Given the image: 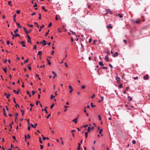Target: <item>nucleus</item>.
<instances>
[{"instance_id": "nucleus-1", "label": "nucleus", "mask_w": 150, "mask_h": 150, "mask_svg": "<svg viewBox=\"0 0 150 150\" xmlns=\"http://www.w3.org/2000/svg\"><path fill=\"white\" fill-rule=\"evenodd\" d=\"M42 44L43 46H44L46 45V41L45 40H43L42 42H40V44Z\"/></svg>"}, {"instance_id": "nucleus-2", "label": "nucleus", "mask_w": 150, "mask_h": 150, "mask_svg": "<svg viewBox=\"0 0 150 150\" xmlns=\"http://www.w3.org/2000/svg\"><path fill=\"white\" fill-rule=\"evenodd\" d=\"M118 55V54L117 52H115V53H114L112 55V56L114 57H116Z\"/></svg>"}, {"instance_id": "nucleus-3", "label": "nucleus", "mask_w": 150, "mask_h": 150, "mask_svg": "<svg viewBox=\"0 0 150 150\" xmlns=\"http://www.w3.org/2000/svg\"><path fill=\"white\" fill-rule=\"evenodd\" d=\"M20 43L22 45V46L23 47H25L26 46L25 45V42L24 41H23L20 42Z\"/></svg>"}, {"instance_id": "nucleus-4", "label": "nucleus", "mask_w": 150, "mask_h": 150, "mask_svg": "<svg viewBox=\"0 0 150 150\" xmlns=\"http://www.w3.org/2000/svg\"><path fill=\"white\" fill-rule=\"evenodd\" d=\"M37 123H35V125H33V124H30V126L31 127H33V128H35L36 127V126H37Z\"/></svg>"}, {"instance_id": "nucleus-5", "label": "nucleus", "mask_w": 150, "mask_h": 150, "mask_svg": "<svg viewBox=\"0 0 150 150\" xmlns=\"http://www.w3.org/2000/svg\"><path fill=\"white\" fill-rule=\"evenodd\" d=\"M69 88L70 89V91H69L70 93H71L73 91V89L72 88V86L71 85L69 86Z\"/></svg>"}, {"instance_id": "nucleus-6", "label": "nucleus", "mask_w": 150, "mask_h": 150, "mask_svg": "<svg viewBox=\"0 0 150 150\" xmlns=\"http://www.w3.org/2000/svg\"><path fill=\"white\" fill-rule=\"evenodd\" d=\"M78 118V117H77L76 118H75V119L73 120H72V122H75V123H76L77 122Z\"/></svg>"}, {"instance_id": "nucleus-7", "label": "nucleus", "mask_w": 150, "mask_h": 150, "mask_svg": "<svg viewBox=\"0 0 150 150\" xmlns=\"http://www.w3.org/2000/svg\"><path fill=\"white\" fill-rule=\"evenodd\" d=\"M106 27L107 28H110V29H112V28L111 24H110L106 26Z\"/></svg>"}, {"instance_id": "nucleus-8", "label": "nucleus", "mask_w": 150, "mask_h": 150, "mask_svg": "<svg viewBox=\"0 0 150 150\" xmlns=\"http://www.w3.org/2000/svg\"><path fill=\"white\" fill-rule=\"evenodd\" d=\"M25 140H26V139H27V138H28L30 139V136L29 134H28L27 135V136H26V135H25Z\"/></svg>"}, {"instance_id": "nucleus-9", "label": "nucleus", "mask_w": 150, "mask_h": 150, "mask_svg": "<svg viewBox=\"0 0 150 150\" xmlns=\"http://www.w3.org/2000/svg\"><path fill=\"white\" fill-rule=\"evenodd\" d=\"M106 11H107L108 13H110V14H112V13L111 11H110V9H106Z\"/></svg>"}, {"instance_id": "nucleus-10", "label": "nucleus", "mask_w": 150, "mask_h": 150, "mask_svg": "<svg viewBox=\"0 0 150 150\" xmlns=\"http://www.w3.org/2000/svg\"><path fill=\"white\" fill-rule=\"evenodd\" d=\"M148 75H146L145 76H144V79H146V80H148L149 79V78H148Z\"/></svg>"}, {"instance_id": "nucleus-11", "label": "nucleus", "mask_w": 150, "mask_h": 150, "mask_svg": "<svg viewBox=\"0 0 150 150\" xmlns=\"http://www.w3.org/2000/svg\"><path fill=\"white\" fill-rule=\"evenodd\" d=\"M52 73L54 74V76L53 77V78H54L55 77L57 76L56 73L54 71L52 72Z\"/></svg>"}, {"instance_id": "nucleus-12", "label": "nucleus", "mask_w": 150, "mask_h": 150, "mask_svg": "<svg viewBox=\"0 0 150 150\" xmlns=\"http://www.w3.org/2000/svg\"><path fill=\"white\" fill-rule=\"evenodd\" d=\"M99 65L101 66H104V64H103V62H100L99 63Z\"/></svg>"}, {"instance_id": "nucleus-13", "label": "nucleus", "mask_w": 150, "mask_h": 150, "mask_svg": "<svg viewBox=\"0 0 150 150\" xmlns=\"http://www.w3.org/2000/svg\"><path fill=\"white\" fill-rule=\"evenodd\" d=\"M105 59L106 60V62H108L109 61L108 59L109 58L108 56H106L105 57Z\"/></svg>"}, {"instance_id": "nucleus-14", "label": "nucleus", "mask_w": 150, "mask_h": 150, "mask_svg": "<svg viewBox=\"0 0 150 150\" xmlns=\"http://www.w3.org/2000/svg\"><path fill=\"white\" fill-rule=\"evenodd\" d=\"M116 80L117 81H119L120 80V78L118 77V76H116Z\"/></svg>"}, {"instance_id": "nucleus-15", "label": "nucleus", "mask_w": 150, "mask_h": 150, "mask_svg": "<svg viewBox=\"0 0 150 150\" xmlns=\"http://www.w3.org/2000/svg\"><path fill=\"white\" fill-rule=\"evenodd\" d=\"M118 16L119 17V18H122L123 17V16L121 14H118Z\"/></svg>"}, {"instance_id": "nucleus-16", "label": "nucleus", "mask_w": 150, "mask_h": 150, "mask_svg": "<svg viewBox=\"0 0 150 150\" xmlns=\"http://www.w3.org/2000/svg\"><path fill=\"white\" fill-rule=\"evenodd\" d=\"M3 112H4V115L6 116H7V114L5 112V109H3Z\"/></svg>"}, {"instance_id": "nucleus-17", "label": "nucleus", "mask_w": 150, "mask_h": 150, "mask_svg": "<svg viewBox=\"0 0 150 150\" xmlns=\"http://www.w3.org/2000/svg\"><path fill=\"white\" fill-rule=\"evenodd\" d=\"M135 23H140V20L139 19H137V20L136 21Z\"/></svg>"}, {"instance_id": "nucleus-18", "label": "nucleus", "mask_w": 150, "mask_h": 150, "mask_svg": "<svg viewBox=\"0 0 150 150\" xmlns=\"http://www.w3.org/2000/svg\"><path fill=\"white\" fill-rule=\"evenodd\" d=\"M42 9L44 10L45 11H47V10L45 9V7L44 6H42Z\"/></svg>"}, {"instance_id": "nucleus-19", "label": "nucleus", "mask_w": 150, "mask_h": 150, "mask_svg": "<svg viewBox=\"0 0 150 150\" xmlns=\"http://www.w3.org/2000/svg\"><path fill=\"white\" fill-rule=\"evenodd\" d=\"M11 1H8V4L9 5H10L11 6Z\"/></svg>"}, {"instance_id": "nucleus-20", "label": "nucleus", "mask_w": 150, "mask_h": 150, "mask_svg": "<svg viewBox=\"0 0 150 150\" xmlns=\"http://www.w3.org/2000/svg\"><path fill=\"white\" fill-rule=\"evenodd\" d=\"M128 98H130V100H129V101H132V98L131 97H130V96H128Z\"/></svg>"}, {"instance_id": "nucleus-21", "label": "nucleus", "mask_w": 150, "mask_h": 150, "mask_svg": "<svg viewBox=\"0 0 150 150\" xmlns=\"http://www.w3.org/2000/svg\"><path fill=\"white\" fill-rule=\"evenodd\" d=\"M91 129V127H88V128L87 131L88 132H90V130Z\"/></svg>"}, {"instance_id": "nucleus-22", "label": "nucleus", "mask_w": 150, "mask_h": 150, "mask_svg": "<svg viewBox=\"0 0 150 150\" xmlns=\"http://www.w3.org/2000/svg\"><path fill=\"white\" fill-rule=\"evenodd\" d=\"M103 130L102 129H99V133L100 134H101V133L102 132Z\"/></svg>"}, {"instance_id": "nucleus-23", "label": "nucleus", "mask_w": 150, "mask_h": 150, "mask_svg": "<svg viewBox=\"0 0 150 150\" xmlns=\"http://www.w3.org/2000/svg\"><path fill=\"white\" fill-rule=\"evenodd\" d=\"M85 136H86V138H87V136H88V132H85Z\"/></svg>"}, {"instance_id": "nucleus-24", "label": "nucleus", "mask_w": 150, "mask_h": 150, "mask_svg": "<svg viewBox=\"0 0 150 150\" xmlns=\"http://www.w3.org/2000/svg\"><path fill=\"white\" fill-rule=\"evenodd\" d=\"M18 36L20 37V35L18 34L17 33L14 35V37H17Z\"/></svg>"}, {"instance_id": "nucleus-25", "label": "nucleus", "mask_w": 150, "mask_h": 150, "mask_svg": "<svg viewBox=\"0 0 150 150\" xmlns=\"http://www.w3.org/2000/svg\"><path fill=\"white\" fill-rule=\"evenodd\" d=\"M91 105L92 107H96V105H93V103H91Z\"/></svg>"}, {"instance_id": "nucleus-26", "label": "nucleus", "mask_w": 150, "mask_h": 150, "mask_svg": "<svg viewBox=\"0 0 150 150\" xmlns=\"http://www.w3.org/2000/svg\"><path fill=\"white\" fill-rule=\"evenodd\" d=\"M38 54L40 55H41L42 54V52L41 51H39L38 52Z\"/></svg>"}, {"instance_id": "nucleus-27", "label": "nucleus", "mask_w": 150, "mask_h": 150, "mask_svg": "<svg viewBox=\"0 0 150 150\" xmlns=\"http://www.w3.org/2000/svg\"><path fill=\"white\" fill-rule=\"evenodd\" d=\"M47 63H48V64L49 65H51V63L50 62V60H49L48 59H47Z\"/></svg>"}, {"instance_id": "nucleus-28", "label": "nucleus", "mask_w": 150, "mask_h": 150, "mask_svg": "<svg viewBox=\"0 0 150 150\" xmlns=\"http://www.w3.org/2000/svg\"><path fill=\"white\" fill-rule=\"evenodd\" d=\"M11 96V94H8L6 96V98H7L8 99L9 98V97L10 96Z\"/></svg>"}, {"instance_id": "nucleus-29", "label": "nucleus", "mask_w": 150, "mask_h": 150, "mask_svg": "<svg viewBox=\"0 0 150 150\" xmlns=\"http://www.w3.org/2000/svg\"><path fill=\"white\" fill-rule=\"evenodd\" d=\"M18 121V120L17 117L16 116L15 118V121L16 122H17Z\"/></svg>"}, {"instance_id": "nucleus-30", "label": "nucleus", "mask_w": 150, "mask_h": 150, "mask_svg": "<svg viewBox=\"0 0 150 150\" xmlns=\"http://www.w3.org/2000/svg\"><path fill=\"white\" fill-rule=\"evenodd\" d=\"M55 97V96H53V94L51 96L50 98L52 99L53 98Z\"/></svg>"}, {"instance_id": "nucleus-31", "label": "nucleus", "mask_w": 150, "mask_h": 150, "mask_svg": "<svg viewBox=\"0 0 150 150\" xmlns=\"http://www.w3.org/2000/svg\"><path fill=\"white\" fill-rule=\"evenodd\" d=\"M28 61H29L28 59H26L24 61V63H25L27 62H28Z\"/></svg>"}, {"instance_id": "nucleus-32", "label": "nucleus", "mask_w": 150, "mask_h": 150, "mask_svg": "<svg viewBox=\"0 0 150 150\" xmlns=\"http://www.w3.org/2000/svg\"><path fill=\"white\" fill-rule=\"evenodd\" d=\"M52 23H50L48 25V27L50 28V27L51 26V25H52Z\"/></svg>"}, {"instance_id": "nucleus-33", "label": "nucleus", "mask_w": 150, "mask_h": 150, "mask_svg": "<svg viewBox=\"0 0 150 150\" xmlns=\"http://www.w3.org/2000/svg\"><path fill=\"white\" fill-rule=\"evenodd\" d=\"M13 122H12L9 125V126H10L11 129H12V125L13 124Z\"/></svg>"}, {"instance_id": "nucleus-34", "label": "nucleus", "mask_w": 150, "mask_h": 150, "mask_svg": "<svg viewBox=\"0 0 150 150\" xmlns=\"http://www.w3.org/2000/svg\"><path fill=\"white\" fill-rule=\"evenodd\" d=\"M132 142L133 144H135L136 143V141L135 140H133L132 141Z\"/></svg>"}, {"instance_id": "nucleus-35", "label": "nucleus", "mask_w": 150, "mask_h": 150, "mask_svg": "<svg viewBox=\"0 0 150 150\" xmlns=\"http://www.w3.org/2000/svg\"><path fill=\"white\" fill-rule=\"evenodd\" d=\"M122 84H121L119 85V88H122Z\"/></svg>"}, {"instance_id": "nucleus-36", "label": "nucleus", "mask_w": 150, "mask_h": 150, "mask_svg": "<svg viewBox=\"0 0 150 150\" xmlns=\"http://www.w3.org/2000/svg\"><path fill=\"white\" fill-rule=\"evenodd\" d=\"M47 106L45 107V108L44 109V110L46 111V112L47 113Z\"/></svg>"}, {"instance_id": "nucleus-37", "label": "nucleus", "mask_w": 150, "mask_h": 150, "mask_svg": "<svg viewBox=\"0 0 150 150\" xmlns=\"http://www.w3.org/2000/svg\"><path fill=\"white\" fill-rule=\"evenodd\" d=\"M44 25H42L40 27V28L41 29L44 28Z\"/></svg>"}, {"instance_id": "nucleus-38", "label": "nucleus", "mask_w": 150, "mask_h": 150, "mask_svg": "<svg viewBox=\"0 0 150 150\" xmlns=\"http://www.w3.org/2000/svg\"><path fill=\"white\" fill-rule=\"evenodd\" d=\"M16 24L20 28H21V27L20 25V24L18 23H17Z\"/></svg>"}, {"instance_id": "nucleus-39", "label": "nucleus", "mask_w": 150, "mask_h": 150, "mask_svg": "<svg viewBox=\"0 0 150 150\" xmlns=\"http://www.w3.org/2000/svg\"><path fill=\"white\" fill-rule=\"evenodd\" d=\"M24 31L27 34L29 33V32H28V31H27L26 29H25Z\"/></svg>"}, {"instance_id": "nucleus-40", "label": "nucleus", "mask_w": 150, "mask_h": 150, "mask_svg": "<svg viewBox=\"0 0 150 150\" xmlns=\"http://www.w3.org/2000/svg\"><path fill=\"white\" fill-rule=\"evenodd\" d=\"M85 87H86V86L84 85H83L81 86V88L82 89H84L85 88Z\"/></svg>"}, {"instance_id": "nucleus-41", "label": "nucleus", "mask_w": 150, "mask_h": 150, "mask_svg": "<svg viewBox=\"0 0 150 150\" xmlns=\"http://www.w3.org/2000/svg\"><path fill=\"white\" fill-rule=\"evenodd\" d=\"M54 103H53L52 105L51 106V107H50L52 109V108L54 107Z\"/></svg>"}, {"instance_id": "nucleus-42", "label": "nucleus", "mask_w": 150, "mask_h": 150, "mask_svg": "<svg viewBox=\"0 0 150 150\" xmlns=\"http://www.w3.org/2000/svg\"><path fill=\"white\" fill-rule=\"evenodd\" d=\"M27 25L28 26L30 27H33V25H30L29 24H27Z\"/></svg>"}, {"instance_id": "nucleus-43", "label": "nucleus", "mask_w": 150, "mask_h": 150, "mask_svg": "<svg viewBox=\"0 0 150 150\" xmlns=\"http://www.w3.org/2000/svg\"><path fill=\"white\" fill-rule=\"evenodd\" d=\"M98 118L99 119V120H101V117L100 116V115H98Z\"/></svg>"}, {"instance_id": "nucleus-44", "label": "nucleus", "mask_w": 150, "mask_h": 150, "mask_svg": "<svg viewBox=\"0 0 150 150\" xmlns=\"http://www.w3.org/2000/svg\"><path fill=\"white\" fill-rule=\"evenodd\" d=\"M16 13H17L19 14L20 13V11L19 10H17L16 11Z\"/></svg>"}, {"instance_id": "nucleus-45", "label": "nucleus", "mask_w": 150, "mask_h": 150, "mask_svg": "<svg viewBox=\"0 0 150 150\" xmlns=\"http://www.w3.org/2000/svg\"><path fill=\"white\" fill-rule=\"evenodd\" d=\"M36 48H37L36 45H34V48H33L35 50V49H36Z\"/></svg>"}, {"instance_id": "nucleus-46", "label": "nucleus", "mask_w": 150, "mask_h": 150, "mask_svg": "<svg viewBox=\"0 0 150 150\" xmlns=\"http://www.w3.org/2000/svg\"><path fill=\"white\" fill-rule=\"evenodd\" d=\"M20 91V90L18 89V90L17 91V92H16V93L17 94H18L19 93Z\"/></svg>"}, {"instance_id": "nucleus-47", "label": "nucleus", "mask_w": 150, "mask_h": 150, "mask_svg": "<svg viewBox=\"0 0 150 150\" xmlns=\"http://www.w3.org/2000/svg\"><path fill=\"white\" fill-rule=\"evenodd\" d=\"M96 96L95 94H93L92 96L91 97V98H93L95 97Z\"/></svg>"}, {"instance_id": "nucleus-48", "label": "nucleus", "mask_w": 150, "mask_h": 150, "mask_svg": "<svg viewBox=\"0 0 150 150\" xmlns=\"http://www.w3.org/2000/svg\"><path fill=\"white\" fill-rule=\"evenodd\" d=\"M39 17L38 18L39 19H41V14L40 13H39Z\"/></svg>"}, {"instance_id": "nucleus-49", "label": "nucleus", "mask_w": 150, "mask_h": 150, "mask_svg": "<svg viewBox=\"0 0 150 150\" xmlns=\"http://www.w3.org/2000/svg\"><path fill=\"white\" fill-rule=\"evenodd\" d=\"M2 69H3V70H4V71L6 73L7 72V71H6V69H5L4 68H3Z\"/></svg>"}, {"instance_id": "nucleus-50", "label": "nucleus", "mask_w": 150, "mask_h": 150, "mask_svg": "<svg viewBox=\"0 0 150 150\" xmlns=\"http://www.w3.org/2000/svg\"><path fill=\"white\" fill-rule=\"evenodd\" d=\"M18 31V29L17 28L14 31V32L15 33H16Z\"/></svg>"}, {"instance_id": "nucleus-51", "label": "nucleus", "mask_w": 150, "mask_h": 150, "mask_svg": "<svg viewBox=\"0 0 150 150\" xmlns=\"http://www.w3.org/2000/svg\"><path fill=\"white\" fill-rule=\"evenodd\" d=\"M91 41H92V39L91 38H90L89 39V41H88L89 42V43H90L91 42Z\"/></svg>"}, {"instance_id": "nucleus-52", "label": "nucleus", "mask_w": 150, "mask_h": 150, "mask_svg": "<svg viewBox=\"0 0 150 150\" xmlns=\"http://www.w3.org/2000/svg\"><path fill=\"white\" fill-rule=\"evenodd\" d=\"M109 66H110V67L112 69V68H113V66H112V65L111 64H109Z\"/></svg>"}, {"instance_id": "nucleus-53", "label": "nucleus", "mask_w": 150, "mask_h": 150, "mask_svg": "<svg viewBox=\"0 0 150 150\" xmlns=\"http://www.w3.org/2000/svg\"><path fill=\"white\" fill-rule=\"evenodd\" d=\"M6 43H7V45H8L10 44V41H8V40L7 41V42H6Z\"/></svg>"}, {"instance_id": "nucleus-54", "label": "nucleus", "mask_w": 150, "mask_h": 150, "mask_svg": "<svg viewBox=\"0 0 150 150\" xmlns=\"http://www.w3.org/2000/svg\"><path fill=\"white\" fill-rule=\"evenodd\" d=\"M47 138L44 137H43L42 138V139L43 140H45V139H47Z\"/></svg>"}, {"instance_id": "nucleus-55", "label": "nucleus", "mask_w": 150, "mask_h": 150, "mask_svg": "<svg viewBox=\"0 0 150 150\" xmlns=\"http://www.w3.org/2000/svg\"><path fill=\"white\" fill-rule=\"evenodd\" d=\"M101 98H102L101 100V101H103V99L104 98V97L103 96H101Z\"/></svg>"}, {"instance_id": "nucleus-56", "label": "nucleus", "mask_w": 150, "mask_h": 150, "mask_svg": "<svg viewBox=\"0 0 150 150\" xmlns=\"http://www.w3.org/2000/svg\"><path fill=\"white\" fill-rule=\"evenodd\" d=\"M40 103V102L38 101H36V105H38V103Z\"/></svg>"}, {"instance_id": "nucleus-57", "label": "nucleus", "mask_w": 150, "mask_h": 150, "mask_svg": "<svg viewBox=\"0 0 150 150\" xmlns=\"http://www.w3.org/2000/svg\"><path fill=\"white\" fill-rule=\"evenodd\" d=\"M40 148L41 149H43V145H40Z\"/></svg>"}, {"instance_id": "nucleus-58", "label": "nucleus", "mask_w": 150, "mask_h": 150, "mask_svg": "<svg viewBox=\"0 0 150 150\" xmlns=\"http://www.w3.org/2000/svg\"><path fill=\"white\" fill-rule=\"evenodd\" d=\"M15 107L17 108V106H18V107H19V106L18 104H16L15 106Z\"/></svg>"}, {"instance_id": "nucleus-59", "label": "nucleus", "mask_w": 150, "mask_h": 150, "mask_svg": "<svg viewBox=\"0 0 150 150\" xmlns=\"http://www.w3.org/2000/svg\"><path fill=\"white\" fill-rule=\"evenodd\" d=\"M13 139L15 141L16 140L15 137L14 136H13L12 137Z\"/></svg>"}, {"instance_id": "nucleus-60", "label": "nucleus", "mask_w": 150, "mask_h": 150, "mask_svg": "<svg viewBox=\"0 0 150 150\" xmlns=\"http://www.w3.org/2000/svg\"><path fill=\"white\" fill-rule=\"evenodd\" d=\"M13 101H14V102L15 103H16V100H15V98H13Z\"/></svg>"}, {"instance_id": "nucleus-61", "label": "nucleus", "mask_w": 150, "mask_h": 150, "mask_svg": "<svg viewBox=\"0 0 150 150\" xmlns=\"http://www.w3.org/2000/svg\"><path fill=\"white\" fill-rule=\"evenodd\" d=\"M28 69L30 70H31V67H30V66H28Z\"/></svg>"}, {"instance_id": "nucleus-62", "label": "nucleus", "mask_w": 150, "mask_h": 150, "mask_svg": "<svg viewBox=\"0 0 150 150\" xmlns=\"http://www.w3.org/2000/svg\"><path fill=\"white\" fill-rule=\"evenodd\" d=\"M36 13H32L31 14V16H33V15H35V14H36Z\"/></svg>"}, {"instance_id": "nucleus-63", "label": "nucleus", "mask_w": 150, "mask_h": 150, "mask_svg": "<svg viewBox=\"0 0 150 150\" xmlns=\"http://www.w3.org/2000/svg\"><path fill=\"white\" fill-rule=\"evenodd\" d=\"M65 65L66 67H68V65L67 64V63H65Z\"/></svg>"}, {"instance_id": "nucleus-64", "label": "nucleus", "mask_w": 150, "mask_h": 150, "mask_svg": "<svg viewBox=\"0 0 150 150\" xmlns=\"http://www.w3.org/2000/svg\"><path fill=\"white\" fill-rule=\"evenodd\" d=\"M37 6V5L35 3V4L33 6L34 7H35Z\"/></svg>"}]
</instances>
